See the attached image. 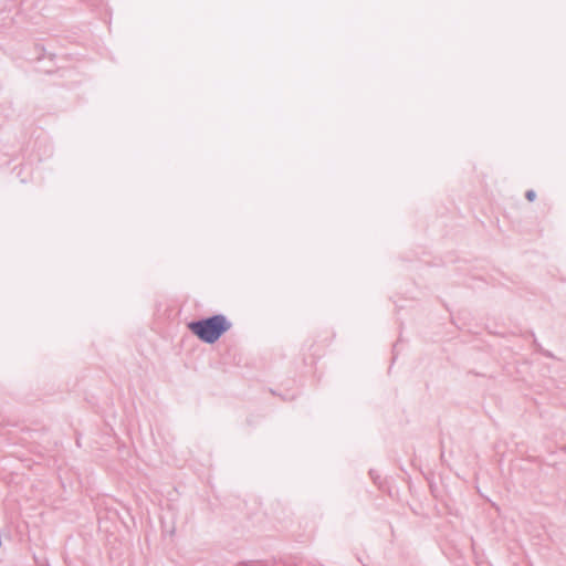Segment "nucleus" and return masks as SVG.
I'll return each mask as SVG.
<instances>
[{
  "mask_svg": "<svg viewBox=\"0 0 566 566\" xmlns=\"http://www.w3.org/2000/svg\"><path fill=\"white\" fill-rule=\"evenodd\" d=\"M526 198L530 200V201H533L534 198H535V192L533 190H528L526 192Z\"/></svg>",
  "mask_w": 566,
  "mask_h": 566,
  "instance_id": "2",
  "label": "nucleus"
},
{
  "mask_svg": "<svg viewBox=\"0 0 566 566\" xmlns=\"http://www.w3.org/2000/svg\"><path fill=\"white\" fill-rule=\"evenodd\" d=\"M188 328L202 342L212 344L230 328V324L224 316L214 315L206 319L191 322L188 324Z\"/></svg>",
  "mask_w": 566,
  "mask_h": 566,
  "instance_id": "1",
  "label": "nucleus"
}]
</instances>
